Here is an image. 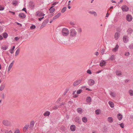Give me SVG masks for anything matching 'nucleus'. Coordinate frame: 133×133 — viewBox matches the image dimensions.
Instances as JSON below:
<instances>
[{"mask_svg":"<svg viewBox=\"0 0 133 133\" xmlns=\"http://www.w3.org/2000/svg\"><path fill=\"white\" fill-rule=\"evenodd\" d=\"M3 36L4 38H6L8 37V35L6 32H5L3 34Z\"/></svg>","mask_w":133,"mask_h":133,"instance_id":"b1692460","label":"nucleus"},{"mask_svg":"<svg viewBox=\"0 0 133 133\" xmlns=\"http://www.w3.org/2000/svg\"><path fill=\"white\" fill-rule=\"evenodd\" d=\"M130 54L129 52H126L124 54V55L125 56H128Z\"/></svg>","mask_w":133,"mask_h":133,"instance_id":"3c124183","label":"nucleus"},{"mask_svg":"<svg viewBox=\"0 0 133 133\" xmlns=\"http://www.w3.org/2000/svg\"><path fill=\"white\" fill-rule=\"evenodd\" d=\"M20 50V49L19 48H18L17 50L16 51L15 53V56H17L19 54V51Z\"/></svg>","mask_w":133,"mask_h":133,"instance_id":"c756f323","label":"nucleus"},{"mask_svg":"<svg viewBox=\"0 0 133 133\" xmlns=\"http://www.w3.org/2000/svg\"><path fill=\"white\" fill-rule=\"evenodd\" d=\"M77 111L79 114H81L82 112V110L81 108H78L77 109Z\"/></svg>","mask_w":133,"mask_h":133,"instance_id":"473e14b6","label":"nucleus"},{"mask_svg":"<svg viewBox=\"0 0 133 133\" xmlns=\"http://www.w3.org/2000/svg\"><path fill=\"white\" fill-rule=\"evenodd\" d=\"M109 15V14L108 12L106 14V16L105 17H108Z\"/></svg>","mask_w":133,"mask_h":133,"instance_id":"0e129e2a","label":"nucleus"},{"mask_svg":"<svg viewBox=\"0 0 133 133\" xmlns=\"http://www.w3.org/2000/svg\"><path fill=\"white\" fill-rule=\"evenodd\" d=\"M36 26L34 25H31L30 28V29H34L36 28Z\"/></svg>","mask_w":133,"mask_h":133,"instance_id":"79ce46f5","label":"nucleus"},{"mask_svg":"<svg viewBox=\"0 0 133 133\" xmlns=\"http://www.w3.org/2000/svg\"><path fill=\"white\" fill-rule=\"evenodd\" d=\"M10 132H12V131L11 130H10L9 131H5V133H9Z\"/></svg>","mask_w":133,"mask_h":133,"instance_id":"338daca9","label":"nucleus"},{"mask_svg":"<svg viewBox=\"0 0 133 133\" xmlns=\"http://www.w3.org/2000/svg\"><path fill=\"white\" fill-rule=\"evenodd\" d=\"M16 23L17 25L20 26L21 27L22 26V24H20L19 23L16 22Z\"/></svg>","mask_w":133,"mask_h":133,"instance_id":"680f3d73","label":"nucleus"},{"mask_svg":"<svg viewBox=\"0 0 133 133\" xmlns=\"http://www.w3.org/2000/svg\"><path fill=\"white\" fill-rule=\"evenodd\" d=\"M122 9L124 11H127L129 10V8L126 5H124L122 6Z\"/></svg>","mask_w":133,"mask_h":133,"instance_id":"0eeeda50","label":"nucleus"},{"mask_svg":"<svg viewBox=\"0 0 133 133\" xmlns=\"http://www.w3.org/2000/svg\"><path fill=\"white\" fill-rule=\"evenodd\" d=\"M9 12H10L11 13H12L13 14V15H14L15 14V12H12V11H9Z\"/></svg>","mask_w":133,"mask_h":133,"instance_id":"bf43d9fd","label":"nucleus"},{"mask_svg":"<svg viewBox=\"0 0 133 133\" xmlns=\"http://www.w3.org/2000/svg\"><path fill=\"white\" fill-rule=\"evenodd\" d=\"M101 112V111L99 109H97L95 111V113L96 115H98Z\"/></svg>","mask_w":133,"mask_h":133,"instance_id":"f704fd0d","label":"nucleus"},{"mask_svg":"<svg viewBox=\"0 0 133 133\" xmlns=\"http://www.w3.org/2000/svg\"><path fill=\"white\" fill-rule=\"evenodd\" d=\"M110 59L112 61L114 60L115 59V55H112L110 58Z\"/></svg>","mask_w":133,"mask_h":133,"instance_id":"37998d69","label":"nucleus"},{"mask_svg":"<svg viewBox=\"0 0 133 133\" xmlns=\"http://www.w3.org/2000/svg\"><path fill=\"white\" fill-rule=\"evenodd\" d=\"M3 39V38L2 37V36L1 35H0V40H1Z\"/></svg>","mask_w":133,"mask_h":133,"instance_id":"774afa93","label":"nucleus"},{"mask_svg":"<svg viewBox=\"0 0 133 133\" xmlns=\"http://www.w3.org/2000/svg\"><path fill=\"white\" fill-rule=\"evenodd\" d=\"M18 1L16 0H14L13 1L12 4L13 5L16 6L18 4Z\"/></svg>","mask_w":133,"mask_h":133,"instance_id":"412c9836","label":"nucleus"},{"mask_svg":"<svg viewBox=\"0 0 133 133\" xmlns=\"http://www.w3.org/2000/svg\"><path fill=\"white\" fill-rule=\"evenodd\" d=\"M105 49H102L101 52L102 55H103L104 54Z\"/></svg>","mask_w":133,"mask_h":133,"instance_id":"09e8293b","label":"nucleus"},{"mask_svg":"<svg viewBox=\"0 0 133 133\" xmlns=\"http://www.w3.org/2000/svg\"><path fill=\"white\" fill-rule=\"evenodd\" d=\"M82 78H81L77 80L74 82L73 84V85L75 86L78 85L79 84L82 83Z\"/></svg>","mask_w":133,"mask_h":133,"instance_id":"f03ea898","label":"nucleus"},{"mask_svg":"<svg viewBox=\"0 0 133 133\" xmlns=\"http://www.w3.org/2000/svg\"><path fill=\"white\" fill-rule=\"evenodd\" d=\"M29 127V125L28 124H25L24 127L23 128V130L24 132H26Z\"/></svg>","mask_w":133,"mask_h":133,"instance_id":"6e6552de","label":"nucleus"},{"mask_svg":"<svg viewBox=\"0 0 133 133\" xmlns=\"http://www.w3.org/2000/svg\"><path fill=\"white\" fill-rule=\"evenodd\" d=\"M86 101L88 103H90L91 101V98L90 97H88L86 99Z\"/></svg>","mask_w":133,"mask_h":133,"instance_id":"4be33fe9","label":"nucleus"},{"mask_svg":"<svg viewBox=\"0 0 133 133\" xmlns=\"http://www.w3.org/2000/svg\"><path fill=\"white\" fill-rule=\"evenodd\" d=\"M49 21V19L48 18L44 20L42 23V25L41 26L40 28H41V27L42 26H44Z\"/></svg>","mask_w":133,"mask_h":133,"instance_id":"9d476101","label":"nucleus"},{"mask_svg":"<svg viewBox=\"0 0 133 133\" xmlns=\"http://www.w3.org/2000/svg\"><path fill=\"white\" fill-rule=\"evenodd\" d=\"M126 19L129 22L131 21L132 19V17L131 15L129 14H128L126 17Z\"/></svg>","mask_w":133,"mask_h":133,"instance_id":"423d86ee","label":"nucleus"},{"mask_svg":"<svg viewBox=\"0 0 133 133\" xmlns=\"http://www.w3.org/2000/svg\"><path fill=\"white\" fill-rule=\"evenodd\" d=\"M45 14L42 12L41 11H38L36 13V15L38 17L44 16Z\"/></svg>","mask_w":133,"mask_h":133,"instance_id":"20e7f679","label":"nucleus"},{"mask_svg":"<svg viewBox=\"0 0 133 133\" xmlns=\"http://www.w3.org/2000/svg\"><path fill=\"white\" fill-rule=\"evenodd\" d=\"M44 18V17L43 16V17H41L38 18V20L39 21H41L42 19H43Z\"/></svg>","mask_w":133,"mask_h":133,"instance_id":"13d9d810","label":"nucleus"},{"mask_svg":"<svg viewBox=\"0 0 133 133\" xmlns=\"http://www.w3.org/2000/svg\"><path fill=\"white\" fill-rule=\"evenodd\" d=\"M8 48L7 47H2V49L4 50H6Z\"/></svg>","mask_w":133,"mask_h":133,"instance_id":"6e6d98bb","label":"nucleus"},{"mask_svg":"<svg viewBox=\"0 0 133 133\" xmlns=\"http://www.w3.org/2000/svg\"><path fill=\"white\" fill-rule=\"evenodd\" d=\"M58 3V2H54L51 4L52 6H51V8H52L55 5Z\"/></svg>","mask_w":133,"mask_h":133,"instance_id":"c9c22d12","label":"nucleus"},{"mask_svg":"<svg viewBox=\"0 0 133 133\" xmlns=\"http://www.w3.org/2000/svg\"><path fill=\"white\" fill-rule=\"evenodd\" d=\"M116 73V75L118 76H120L122 75V73L120 71H117Z\"/></svg>","mask_w":133,"mask_h":133,"instance_id":"72a5a7b5","label":"nucleus"},{"mask_svg":"<svg viewBox=\"0 0 133 133\" xmlns=\"http://www.w3.org/2000/svg\"><path fill=\"white\" fill-rule=\"evenodd\" d=\"M2 123L4 125L6 126H8L10 125L9 122L7 120L3 121Z\"/></svg>","mask_w":133,"mask_h":133,"instance_id":"2eb2a0df","label":"nucleus"},{"mask_svg":"<svg viewBox=\"0 0 133 133\" xmlns=\"http://www.w3.org/2000/svg\"><path fill=\"white\" fill-rule=\"evenodd\" d=\"M66 7H64L61 10V12L62 13L64 12L66 10Z\"/></svg>","mask_w":133,"mask_h":133,"instance_id":"ea45409f","label":"nucleus"},{"mask_svg":"<svg viewBox=\"0 0 133 133\" xmlns=\"http://www.w3.org/2000/svg\"><path fill=\"white\" fill-rule=\"evenodd\" d=\"M4 8L1 5H0V10H3L4 9Z\"/></svg>","mask_w":133,"mask_h":133,"instance_id":"8fccbe9b","label":"nucleus"},{"mask_svg":"<svg viewBox=\"0 0 133 133\" xmlns=\"http://www.w3.org/2000/svg\"><path fill=\"white\" fill-rule=\"evenodd\" d=\"M70 31V35L71 36L74 37L76 35L77 32L74 29L72 28Z\"/></svg>","mask_w":133,"mask_h":133,"instance_id":"7ed1b4c3","label":"nucleus"},{"mask_svg":"<svg viewBox=\"0 0 133 133\" xmlns=\"http://www.w3.org/2000/svg\"><path fill=\"white\" fill-rule=\"evenodd\" d=\"M62 34L64 36H66L69 34L68 30L66 28H64L62 30Z\"/></svg>","mask_w":133,"mask_h":133,"instance_id":"f257e3e1","label":"nucleus"},{"mask_svg":"<svg viewBox=\"0 0 133 133\" xmlns=\"http://www.w3.org/2000/svg\"><path fill=\"white\" fill-rule=\"evenodd\" d=\"M75 121L77 122H78L79 121V118L78 117H76L75 119Z\"/></svg>","mask_w":133,"mask_h":133,"instance_id":"de8ad7c7","label":"nucleus"},{"mask_svg":"<svg viewBox=\"0 0 133 133\" xmlns=\"http://www.w3.org/2000/svg\"><path fill=\"white\" fill-rule=\"evenodd\" d=\"M107 120L108 122L112 123L113 122V119L112 117H109L108 118Z\"/></svg>","mask_w":133,"mask_h":133,"instance_id":"ddd939ff","label":"nucleus"},{"mask_svg":"<svg viewBox=\"0 0 133 133\" xmlns=\"http://www.w3.org/2000/svg\"><path fill=\"white\" fill-rule=\"evenodd\" d=\"M70 130L72 131H74L76 129V126L74 125H71L70 127Z\"/></svg>","mask_w":133,"mask_h":133,"instance_id":"9b49d317","label":"nucleus"},{"mask_svg":"<svg viewBox=\"0 0 133 133\" xmlns=\"http://www.w3.org/2000/svg\"><path fill=\"white\" fill-rule=\"evenodd\" d=\"M117 116L118 120L119 121L121 120L122 118V116L120 114H118L117 115Z\"/></svg>","mask_w":133,"mask_h":133,"instance_id":"5701e85b","label":"nucleus"},{"mask_svg":"<svg viewBox=\"0 0 133 133\" xmlns=\"http://www.w3.org/2000/svg\"><path fill=\"white\" fill-rule=\"evenodd\" d=\"M77 30L79 32H81L82 31V29L80 28H78Z\"/></svg>","mask_w":133,"mask_h":133,"instance_id":"603ef678","label":"nucleus"},{"mask_svg":"<svg viewBox=\"0 0 133 133\" xmlns=\"http://www.w3.org/2000/svg\"><path fill=\"white\" fill-rule=\"evenodd\" d=\"M50 114V112L48 111L45 112L44 114V115L45 116H49Z\"/></svg>","mask_w":133,"mask_h":133,"instance_id":"e433bc0d","label":"nucleus"},{"mask_svg":"<svg viewBox=\"0 0 133 133\" xmlns=\"http://www.w3.org/2000/svg\"><path fill=\"white\" fill-rule=\"evenodd\" d=\"M15 46H13L12 48L10 49V52L11 54H13L14 52V50L15 49Z\"/></svg>","mask_w":133,"mask_h":133,"instance_id":"c85d7f7f","label":"nucleus"},{"mask_svg":"<svg viewBox=\"0 0 133 133\" xmlns=\"http://www.w3.org/2000/svg\"><path fill=\"white\" fill-rule=\"evenodd\" d=\"M106 62L104 60H102L101 62L100 63V65L101 66H105Z\"/></svg>","mask_w":133,"mask_h":133,"instance_id":"dca6fc26","label":"nucleus"},{"mask_svg":"<svg viewBox=\"0 0 133 133\" xmlns=\"http://www.w3.org/2000/svg\"><path fill=\"white\" fill-rule=\"evenodd\" d=\"M89 13L92 14H94L95 16H96L97 15L96 12L95 11H90L89 12Z\"/></svg>","mask_w":133,"mask_h":133,"instance_id":"58836bf2","label":"nucleus"},{"mask_svg":"<svg viewBox=\"0 0 133 133\" xmlns=\"http://www.w3.org/2000/svg\"><path fill=\"white\" fill-rule=\"evenodd\" d=\"M19 39V38H18V37H16L14 38V39L16 41H17Z\"/></svg>","mask_w":133,"mask_h":133,"instance_id":"052dcab7","label":"nucleus"},{"mask_svg":"<svg viewBox=\"0 0 133 133\" xmlns=\"http://www.w3.org/2000/svg\"><path fill=\"white\" fill-rule=\"evenodd\" d=\"M127 31L129 34H131L133 31V30L131 28H129L127 30Z\"/></svg>","mask_w":133,"mask_h":133,"instance_id":"2f4dec72","label":"nucleus"},{"mask_svg":"<svg viewBox=\"0 0 133 133\" xmlns=\"http://www.w3.org/2000/svg\"><path fill=\"white\" fill-rule=\"evenodd\" d=\"M78 97V95L76 94H74L73 96V97L74 98H76Z\"/></svg>","mask_w":133,"mask_h":133,"instance_id":"e2e57ef3","label":"nucleus"},{"mask_svg":"<svg viewBox=\"0 0 133 133\" xmlns=\"http://www.w3.org/2000/svg\"><path fill=\"white\" fill-rule=\"evenodd\" d=\"M129 48L130 49H132L133 48V44H130L129 46Z\"/></svg>","mask_w":133,"mask_h":133,"instance_id":"a18cd8bd","label":"nucleus"},{"mask_svg":"<svg viewBox=\"0 0 133 133\" xmlns=\"http://www.w3.org/2000/svg\"><path fill=\"white\" fill-rule=\"evenodd\" d=\"M22 11H25V12H26V13H27V10L26 9V8L24 7L22 9Z\"/></svg>","mask_w":133,"mask_h":133,"instance_id":"864d4df0","label":"nucleus"},{"mask_svg":"<svg viewBox=\"0 0 133 133\" xmlns=\"http://www.w3.org/2000/svg\"><path fill=\"white\" fill-rule=\"evenodd\" d=\"M11 67H8V72H9L10 70H11Z\"/></svg>","mask_w":133,"mask_h":133,"instance_id":"69168bd1","label":"nucleus"},{"mask_svg":"<svg viewBox=\"0 0 133 133\" xmlns=\"http://www.w3.org/2000/svg\"><path fill=\"white\" fill-rule=\"evenodd\" d=\"M18 16L19 17L22 19H24L26 17V15L23 13H20Z\"/></svg>","mask_w":133,"mask_h":133,"instance_id":"f8f14e48","label":"nucleus"},{"mask_svg":"<svg viewBox=\"0 0 133 133\" xmlns=\"http://www.w3.org/2000/svg\"><path fill=\"white\" fill-rule=\"evenodd\" d=\"M87 72L89 74H92V73L91 72L90 70H88L87 71Z\"/></svg>","mask_w":133,"mask_h":133,"instance_id":"4d7b16f0","label":"nucleus"},{"mask_svg":"<svg viewBox=\"0 0 133 133\" xmlns=\"http://www.w3.org/2000/svg\"><path fill=\"white\" fill-rule=\"evenodd\" d=\"M82 91L83 90L82 89L78 90L77 91L76 93L77 94H79L81 93Z\"/></svg>","mask_w":133,"mask_h":133,"instance_id":"4c0bfd02","label":"nucleus"},{"mask_svg":"<svg viewBox=\"0 0 133 133\" xmlns=\"http://www.w3.org/2000/svg\"><path fill=\"white\" fill-rule=\"evenodd\" d=\"M120 126L122 128H124V125L123 123H122L119 124Z\"/></svg>","mask_w":133,"mask_h":133,"instance_id":"49530a36","label":"nucleus"},{"mask_svg":"<svg viewBox=\"0 0 133 133\" xmlns=\"http://www.w3.org/2000/svg\"><path fill=\"white\" fill-rule=\"evenodd\" d=\"M119 48V46L118 44H117L115 46V47L113 48L112 49V51L114 52H116L117 50Z\"/></svg>","mask_w":133,"mask_h":133,"instance_id":"f3484780","label":"nucleus"},{"mask_svg":"<svg viewBox=\"0 0 133 133\" xmlns=\"http://www.w3.org/2000/svg\"><path fill=\"white\" fill-rule=\"evenodd\" d=\"M29 6L31 7V9H33L35 6V4L32 1H30L29 3Z\"/></svg>","mask_w":133,"mask_h":133,"instance_id":"1a4fd4ad","label":"nucleus"},{"mask_svg":"<svg viewBox=\"0 0 133 133\" xmlns=\"http://www.w3.org/2000/svg\"><path fill=\"white\" fill-rule=\"evenodd\" d=\"M129 95L131 96H133V91L132 90H130L129 91Z\"/></svg>","mask_w":133,"mask_h":133,"instance_id":"a19ab883","label":"nucleus"},{"mask_svg":"<svg viewBox=\"0 0 133 133\" xmlns=\"http://www.w3.org/2000/svg\"><path fill=\"white\" fill-rule=\"evenodd\" d=\"M110 94L111 96L112 97H115L116 95V94L112 92H111L110 93Z\"/></svg>","mask_w":133,"mask_h":133,"instance_id":"bb28decb","label":"nucleus"},{"mask_svg":"<svg viewBox=\"0 0 133 133\" xmlns=\"http://www.w3.org/2000/svg\"><path fill=\"white\" fill-rule=\"evenodd\" d=\"M15 133H19L20 131L19 129H15L14 131Z\"/></svg>","mask_w":133,"mask_h":133,"instance_id":"c03bdc74","label":"nucleus"},{"mask_svg":"<svg viewBox=\"0 0 133 133\" xmlns=\"http://www.w3.org/2000/svg\"><path fill=\"white\" fill-rule=\"evenodd\" d=\"M14 62V61H13L9 65V66H12L13 65Z\"/></svg>","mask_w":133,"mask_h":133,"instance_id":"5fc2aeb1","label":"nucleus"},{"mask_svg":"<svg viewBox=\"0 0 133 133\" xmlns=\"http://www.w3.org/2000/svg\"><path fill=\"white\" fill-rule=\"evenodd\" d=\"M108 103L111 108H113L114 107V104L113 102L109 101L108 102Z\"/></svg>","mask_w":133,"mask_h":133,"instance_id":"393cba45","label":"nucleus"},{"mask_svg":"<svg viewBox=\"0 0 133 133\" xmlns=\"http://www.w3.org/2000/svg\"><path fill=\"white\" fill-rule=\"evenodd\" d=\"M82 120L83 122L85 123L87 121V119L85 117H83L82 118Z\"/></svg>","mask_w":133,"mask_h":133,"instance_id":"a878e982","label":"nucleus"},{"mask_svg":"<svg viewBox=\"0 0 133 133\" xmlns=\"http://www.w3.org/2000/svg\"><path fill=\"white\" fill-rule=\"evenodd\" d=\"M49 10L50 11V13H52L55 10V9L54 8H51V7L49 9Z\"/></svg>","mask_w":133,"mask_h":133,"instance_id":"cd10ccee","label":"nucleus"},{"mask_svg":"<svg viewBox=\"0 0 133 133\" xmlns=\"http://www.w3.org/2000/svg\"><path fill=\"white\" fill-rule=\"evenodd\" d=\"M5 86V84L2 85L0 87V90L1 91H2L4 89Z\"/></svg>","mask_w":133,"mask_h":133,"instance_id":"7c9ffc66","label":"nucleus"},{"mask_svg":"<svg viewBox=\"0 0 133 133\" xmlns=\"http://www.w3.org/2000/svg\"><path fill=\"white\" fill-rule=\"evenodd\" d=\"M120 34L118 32H116L115 34V38L116 40H117L119 37Z\"/></svg>","mask_w":133,"mask_h":133,"instance_id":"4468645a","label":"nucleus"},{"mask_svg":"<svg viewBox=\"0 0 133 133\" xmlns=\"http://www.w3.org/2000/svg\"><path fill=\"white\" fill-rule=\"evenodd\" d=\"M127 36H124L123 37V40L124 43H126L128 41V39L127 38Z\"/></svg>","mask_w":133,"mask_h":133,"instance_id":"a211bd4d","label":"nucleus"},{"mask_svg":"<svg viewBox=\"0 0 133 133\" xmlns=\"http://www.w3.org/2000/svg\"><path fill=\"white\" fill-rule=\"evenodd\" d=\"M35 123V122L34 121H31L30 123V126L31 128H33L34 124Z\"/></svg>","mask_w":133,"mask_h":133,"instance_id":"6ab92c4d","label":"nucleus"},{"mask_svg":"<svg viewBox=\"0 0 133 133\" xmlns=\"http://www.w3.org/2000/svg\"><path fill=\"white\" fill-rule=\"evenodd\" d=\"M61 13L60 12L58 13L53 18V20H55L57 18L61 16Z\"/></svg>","mask_w":133,"mask_h":133,"instance_id":"aec40b11","label":"nucleus"},{"mask_svg":"<svg viewBox=\"0 0 133 133\" xmlns=\"http://www.w3.org/2000/svg\"><path fill=\"white\" fill-rule=\"evenodd\" d=\"M95 82L94 80L92 79H89L88 81V84L90 86H92L94 85Z\"/></svg>","mask_w":133,"mask_h":133,"instance_id":"39448f33","label":"nucleus"}]
</instances>
